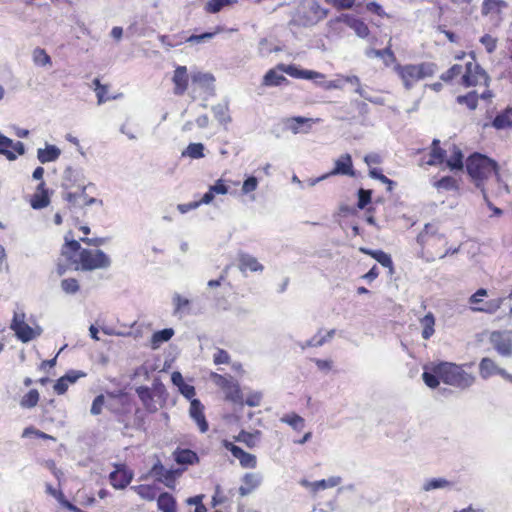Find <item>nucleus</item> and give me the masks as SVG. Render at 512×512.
I'll return each mask as SVG.
<instances>
[{"instance_id": "obj_1", "label": "nucleus", "mask_w": 512, "mask_h": 512, "mask_svg": "<svg viewBox=\"0 0 512 512\" xmlns=\"http://www.w3.org/2000/svg\"><path fill=\"white\" fill-rule=\"evenodd\" d=\"M466 170L469 176L475 181L478 188H483L482 183L498 170L497 163L480 153L470 155L466 161Z\"/></svg>"}, {"instance_id": "obj_2", "label": "nucleus", "mask_w": 512, "mask_h": 512, "mask_svg": "<svg viewBox=\"0 0 512 512\" xmlns=\"http://www.w3.org/2000/svg\"><path fill=\"white\" fill-rule=\"evenodd\" d=\"M435 373L445 384L460 389L469 388L475 381L473 375L464 371L461 366L450 362H441L435 365Z\"/></svg>"}, {"instance_id": "obj_3", "label": "nucleus", "mask_w": 512, "mask_h": 512, "mask_svg": "<svg viewBox=\"0 0 512 512\" xmlns=\"http://www.w3.org/2000/svg\"><path fill=\"white\" fill-rule=\"evenodd\" d=\"M396 71L402 79L405 88L409 90L419 80L432 76L436 71V65L428 62L417 65H398L396 67Z\"/></svg>"}, {"instance_id": "obj_4", "label": "nucleus", "mask_w": 512, "mask_h": 512, "mask_svg": "<svg viewBox=\"0 0 512 512\" xmlns=\"http://www.w3.org/2000/svg\"><path fill=\"white\" fill-rule=\"evenodd\" d=\"M328 14V10L322 8L316 1L308 0L299 10L297 16L290 21V25H301L310 27L323 20Z\"/></svg>"}, {"instance_id": "obj_5", "label": "nucleus", "mask_w": 512, "mask_h": 512, "mask_svg": "<svg viewBox=\"0 0 512 512\" xmlns=\"http://www.w3.org/2000/svg\"><path fill=\"white\" fill-rule=\"evenodd\" d=\"M79 261L83 271L95 269H107L111 265L110 257L104 251L82 249L79 254Z\"/></svg>"}, {"instance_id": "obj_6", "label": "nucleus", "mask_w": 512, "mask_h": 512, "mask_svg": "<svg viewBox=\"0 0 512 512\" xmlns=\"http://www.w3.org/2000/svg\"><path fill=\"white\" fill-rule=\"evenodd\" d=\"M493 348L503 357H512V332L494 331L490 335Z\"/></svg>"}, {"instance_id": "obj_7", "label": "nucleus", "mask_w": 512, "mask_h": 512, "mask_svg": "<svg viewBox=\"0 0 512 512\" xmlns=\"http://www.w3.org/2000/svg\"><path fill=\"white\" fill-rule=\"evenodd\" d=\"M465 68V74L462 76V84L464 86L471 87L481 84L482 82L487 83L489 77L480 65L468 62Z\"/></svg>"}, {"instance_id": "obj_8", "label": "nucleus", "mask_w": 512, "mask_h": 512, "mask_svg": "<svg viewBox=\"0 0 512 512\" xmlns=\"http://www.w3.org/2000/svg\"><path fill=\"white\" fill-rule=\"evenodd\" d=\"M181 473L182 471L179 469H166L160 461L155 463L150 470V474L168 488L174 487L175 480Z\"/></svg>"}, {"instance_id": "obj_9", "label": "nucleus", "mask_w": 512, "mask_h": 512, "mask_svg": "<svg viewBox=\"0 0 512 512\" xmlns=\"http://www.w3.org/2000/svg\"><path fill=\"white\" fill-rule=\"evenodd\" d=\"M63 199L69 203L70 207L74 208H82L93 204L103 205V201L101 199L88 197L86 194V186H83L79 192L64 193Z\"/></svg>"}, {"instance_id": "obj_10", "label": "nucleus", "mask_w": 512, "mask_h": 512, "mask_svg": "<svg viewBox=\"0 0 512 512\" xmlns=\"http://www.w3.org/2000/svg\"><path fill=\"white\" fill-rule=\"evenodd\" d=\"M223 446L232 453V455L237 458L240 462V465L243 468H255L257 465V458L255 455L245 452L239 446H236L232 442L227 440L223 441Z\"/></svg>"}, {"instance_id": "obj_11", "label": "nucleus", "mask_w": 512, "mask_h": 512, "mask_svg": "<svg viewBox=\"0 0 512 512\" xmlns=\"http://www.w3.org/2000/svg\"><path fill=\"white\" fill-rule=\"evenodd\" d=\"M319 119L306 118L302 116L288 118L285 121V126L293 134L308 133L311 130L312 123L318 122Z\"/></svg>"}, {"instance_id": "obj_12", "label": "nucleus", "mask_w": 512, "mask_h": 512, "mask_svg": "<svg viewBox=\"0 0 512 512\" xmlns=\"http://www.w3.org/2000/svg\"><path fill=\"white\" fill-rule=\"evenodd\" d=\"M277 69L280 71L288 74L291 77L297 78V79H308L313 80L316 78H322L323 75L321 73L312 71V70H305L301 69L296 65H286V64H279L277 66Z\"/></svg>"}, {"instance_id": "obj_13", "label": "nucleus", "mask_w": 512, "mask_h": 512, "mask_svg": "<svg viewBox=\"0 0 512 512\" xmlns=\"http://www.w3.org/2000/svg\"><path fill=\"white\" fill-rule=\"evenodd\" d=\"M336 21L345 23L347 26L353 29L357 36L360 38H366L369 35L368 26L362 20L352 15L342 14L336 19Z\"/></svg>"}, {"instance_id": "obj_14", "label": "nucleus", "mask_w": 512, "mask_h": 512, "mask_svg": "<svg viewBox=\"0 0 512 512\" xmlns=\"http://www.w3.org/2000/svg\"><path fill=\"white\" fill-rule=\"evenodd\" d=\"M328 174H330V176H332V175L354 176V170H353V164H352L351 155L348 154V153H345V154L341 155L335 161L334 169L332 171H330Z\"/></svg>"}, {"instance_id": "obj_15", "label": "nucleus", "mask_w": 512, "mask_h": 512, "mask_svg": "<svg viewBox=\"0 0 512 512\" xmlns=\"http://www.w3.org/2000/svg\"><path fill=\"white\" fill-rule=\"evenodd\" d=\"M109 478L114 488L124 489L130 484L133 474L125 468L117 467L115 471L110 473Z\"/></svg>"}, {"instance_id": "obj_16", "label": "nucleus", "mask_w": 512, "mask_h": 512, "mask_svg": "<svg viewBox=\"0 0 512 512\" xmlns=\"http://www.w3.org/2000/svg\"><path fill=\"white\" fill-rule=\"evenodd\" d=\"M203 408V405L198 399L191 400L189 413L191 418L197 423L202 433L208 430V423L205 419Z\"/></svg>"}, {"instance_id": "obj_17", "label": "nucleus", "mask_w": 512, "mask_h": 512, "mask_svg": "<svg viewBox=\"0 0 512 512\" xmlns=\"http://www.w3.org/2000/svg\"><path fill=\"white\" fill-rule=\"evenodd\" d=\"M443 235L438 233V226L435 223H427L417 236V242L424 246L429 244L431 241L442 240Z\"/></svg>"}, {"instance_id": "obj_18", "label": "nucleus", "mask_w": 512, "mask_h": 512, "mask_svg": "<svg viewBox=\"0 0 512 512\" xmlns=\"http://www.w3.org/2000/svg\"><path fill=\"white\" fill-rule=\"evenodd\" d=\"M136 393L141 400L143 406L149 413H154L158 410L154 402V395L151 389L147 386H139L136 388Z\"/></svg>"}, {"instance_id": "obj_19", "label": "nucleus", "mask_w": 512, "mask_h": 512, "mask_svg": "<svg viewBox=\"0 0 512 512\" xmlns=\"http://www.w3.org/2000/svg\"><path fill=\"white\" fill-rule=\"evenodd\" d=\"M239 260V269L241 271L250 270L252 272H262L264 267L258 260L248 254V253H240L238 256Z\"/></svg>"}, {"instance_id": "obj_20", "label": "nucleus", "mask_w": 512, "mask_h": 512, "mask_svg": "<svg viewBox=\"0 0 512 512\" xmlns=\"http://www.w3.org/2000/svg\"><path fill=\"white\" fill-rule=\"evenodd\" d=\"M173 82L175 84L174 93L176 95H182L188 85L187 69L185 66H178L176 68L174 71Z\"/></svg>"}, {"instance_id": "obj_21", "label": "nucleus", "mask_w": 512, "mask_h": 512, "mask_svg": "<svg viewBox=\"0 0 512 512\" xmlns=\"http://www.w3.org/2000/svg\"><path fill=\"white\" fill-rule=\"evenodd\" d=\"M15 326L17 327L13 330L15 332V335L19 340H21L24 343H27L34 339L35 337L39 336L42 331L40 328L34 330L27 323L15 324Z\"/></svg>"}, {"instance_id": "obj_22", "label": "nucleus", "mask_w": 512, "mask_h": 512, "mask_svg": "<svg viewBox=\"0 0 512 512\" xmlns=\"http://www.w3.org/2000/svg\"><path fill=\"white\" fill-rule=\"evenodd\" d=\"M503 368L497 366V364L490 358L485 357L479 363V373L483 379H488L493 375H500V371H503Z\"/></svg>"}, {"instance_id": "obj_23", "label": "nucleus", "mask_w": 512, "mask_h": 512, "mask_svg": "<svg viewBox=\"0 0 512 512\" xmlns=\"http://www.w3.org/2000/svg\"><path fill=\"white\" fill-rule=\"evenodd\" d=\"M61 154V151L55 145H46L44 149L39 148L37 150V158L42 163H48L56 161Z\"/></svg>"}, {"instance_id": "obj_24", "label": "nucleus", "mask_w": 512, "mask_h": 512, "mask_svg": "<svg viewBox=\"0 0 512 512\" xmlns=\"http://www.w3.org/2000/svg\"><path fill=\"white\" fill-rule=\"evenodd\" d=\"M225 392L226 399L234 403H242L243 396L239 384L233 378L222 388Z\"/></svg>"}, {"instance_id": "obj_25", "label": "nucleus", "mask_w": 512, "mask_h": 512, "mask_svg": "<svg viewBox=\"0 0 512 512\" xmlns=\"http://www.w3.org/2000/svg\"><path fill=\"white\" fill-rule=\"evenodd\" d=\"M360 251L373 257L383 267L389 268L391 272L393 271V261L389 254L385 253L382 250H370L366 248H361Z\"/></svg>"}, {"instance_id": "obj_26", "label": "nucleus", "mask_w": 512, "mask_h": 512, "mask_svg": "<svg viewBox=\"0 0 512 512\" xmlns=\"http://www.w3.org/2000/svg\"><path fill=\"white\" fill-rule=\"evenodd\" d=\"M157 507L162 512H177L176 500L168 492L161 493L157 498Z\"/></svg>"}, {"instance_id": "obj_27", "label": "nucleus", "mask_w": 512, "mask_h": 512, "mask_svg": "<svg viewBox=\"0 0 512 512\" xmlns=\"http://www.w3.org/2000/svg\"><path fill=\"white\" fill-rule=\"evenodd\" d=\"M512 114V108H507L503 112L499 113L493 120L492 126L497 130H502L506 128L512 127V119L510 115Z\"/></svg>"}, {"instance_id": "obj_28", "label": "nucleus", "mask_w": 512, "mask_h": 512, "mask_svg": "<svg viewBox=\"0 0 512 512\" xmlns=\"http://www.w3.org/2000/svg\"><path fill=\"white\" fill-rule=\"evenodd\" d=\"M174 335V330L172 328H165L153 333L151 337V347L153 349H157L164 342L169 341Z\"/></svg>"}, {"instance_id": "obj_29", "label": "nucleus", "mask_w": 512, "mask_h": 512, "mask_svg": "<svg viewBox=\"0 0 512 512\" xmlns=\"http://www.w3.org/2000/svg\"><path fill=\"white\" fill-rule=\"evenodd\" d=\"M174 456L175 461L180 465H191L198 461L197 454L190 449L177 450Z\"/></svg>"}, {"instance_id": "obj_30", "label": "nucleus", "mask_w": 512, "mask_h": 512, "mask_svg": "<svg viewBox=\"0 0 512 512\" xmlns=\"http://www.w3.org/2000/svg\"><path fill=\"white\" fill-rule=\"evenodd\" d=\"M453 487V483L445 478H432L427 480L422 489L424 491H431L435 489H450Z\"/></svg>"}, {"instance_id": "obj_31", "label": "nucleus", "mask_w": 512, "mask_h": 512, "mask_svg": "<svg viewBox=\"0 0 512 512\" xmlns=\"http://www.w3.org/2000/svg\"><path fill=\"white\" fill-rule=\"evenodd\" d=\"M13 140L0 133V155L5 156L9 161L17 159V155L11 150Z\"/></svg>"}, {"instance_id": "obj_32", "label": "nucleus", "mask_w": 512, "mask_h": 512, "mask_svg": "<svg viewBox=\"0 0 512 512\" xmlns=\"http://www.w3.org/2000/svg\"><path fill=\"white\" fill-rule=\"evenodd\" d=\"M204 145L202 143H190L187 148L182 152V157H189L192 159H201L204 155Z\"/></svg>"}, {"instance_id": "obj_33", "label": "nucleus", "mask_w": 512, "mask_h": 512, "mask_svg": "<svg viewBox=\"0 0 512 512\" xmlns=\"http://www.w3.org/2000/svg\"><path fill=\"white\" fill-rule=\"evenodd\" d=\"M446 165L451 170H462L463 169V167H464L463 153L461 152V150L458 147L453 146V153H452L451 157L448 160H446Z\"/></svg>"}, {"instance_id": "obj_34", "label": "nucleus", "mask_w": 512, "mask_h": 512, "mask_svg": "<svg viewBox=\"0 0 512 512\" xmlns=\"http://www.w3.org/2000/svg\"><path fill=\"white\" fill-rule=\"evenodd\" d=\"M342 482V478L340 476H331L328 479H322L313 482V493L318 492L319 490L336 487Z\"/></svg>"}, {"instance_id": "obj_35", "label": "nucleus", "mask_w": 512, "mask_h": 512, "mask_svg": "<svg viewBox=\"0 0 512 512\" xmlns=\"http://www.w3.org/2000/svg\"><path fill=\"white\" fill-rule=\"evenodd\" d=\"M503 301V298L492 299L486 302L483 306L471 307V310L473 312L493 314L501 307Z\"/></svg>"}, {"instance_id": "obj_36", "label": "nucleus", "mask_w": 512, "mask_h": 512, "mask_svg": "<svg viewBox=\"0 0 512 512\" xmlns=\"http://www.w3.org/2000/svg\"><path fill=\"white\" fill-rule=\"evenodd\" d=\"M420 322L423 327L422 337L427 340L434 334L435 318L432 313H428L420 320Z\"/></svg>"}, {"instance_id": "obj_37", "label": "nucleus", "mask_w": 512, "mask_h": 512, "mask_svg": "<svg viewBox=\"0 0 512 512\" xmlns=\"http://www.w3.org/2000/svg\"><path fill=\"white\" fill-rule=\"evenodd\" d=\"M212 112L214 114V117L222 125H227L232 120L228 114V106L226 104H217V105L213 106Z\"/></svg>"}, {"instance_id": "obj_38", "label": "nucleus", "mask_w": 512, "mask_h": 512, "mask_svg": "<svg viewBox=\"0 0 512 512\" xmlns=\"http://www.w3.org/2000/svg\"><path fill=\"white\" fill-rule=\"evenodd\" d=\"M281 422L288 424L296 431H301L305 427V420L296 413L284 415Z\"/></svg>"}, {"instance_id": "obj_39", "label": "nucleus", "mask_w": 512, "mask_h": 512, "mask_svg": "<svg viewBox=\"0 0 512 512\" xmlns=\"http://www.w3.org/2000/svg\"><path fill=\"white\" fill-rule=\"evenodd\" d=\"M80 243L74 239L69 240L68 237H65V245L62 249V257H65L67 261H70L73 258V254L80 250Z\"/></svg>"}, {"instance_id": "obj_40", "label": "nucleus", "mask_w": 512, "mask_h": 512, "mask_svg": "<svg viewBox=\"0 0 512 512\" xmlns=\"http://www.w3.org/2000/svg\"><path fill=\"white\" fill-rule=\"evenodd\" d=\"M33 62L37 66H50L52 64L51 57L42 48H35L32 53Z\"/></svg>"}, {"instance_id": "obj_41", "label": "nucleus", "mask_w": 512, "mask_h": 512, "mask_svg": "<svg viewBox=\"0 0 512 512\" xmlns=\"http://www.w3.org/2000/svg\"><path fill=\"white\" fill-rule=\"evenodd\" d=\"M260 434H261V432L258 430L255 431L254 433L241 431L238 434V436L235 437V440L246 444L249 448H253L256 445V442H257Z\"/></svg>"}, {"instance_id": "obj_42", "label": "nucleus", "mask_w": 512, "mask_h": 512, "mask_svg": "<svg viewBox=\"0 0 512 512\" xmlns=\"http://www.w3.org/2000/svg\"><path fill=\"white\" fill-rule=\"evenodd\" d=\"M142 499L152 501L156 499V489L149 485H138L131 487Z\"/></svg>"}, {"instance_id": "obj_43", "label": "nucleus", "mask_w": 512, "mask_h": 512, "mask_svg": "<svg viewBox=\"0 0 512 512\" xmlns=\"http://www.w3.org/2000/svg\"><path fill=\"white\" fill-rule=\"evenodd\" d=\"M162 45L166 47L167 50L170 48L176 47L184 43V37L181 34L174 35H160L159 37Z\"/></svg>"}, {"instance_id": "obj_44", "label": "nucleus", "mask_w": 512, "mask_h": 512, "mask_svg": "<svg viewBox=\"0 0 512 512\" xmlns=\"http://www.w3.org/2000/svg\"><path fill=\"white\" fill-rule=\"evenodd\" d=\"M285 81L286 78L274 69L269 70L263 78V84L266 86H279Z\"/></svg>"}, {"instance_id": "obj_45", "label": "nucleus", "mask_w": 512, "mask_h": 512, "mask_svg": "<svg viewBox=\"0 0 512 512\" xmlns=\"http://www.w3.org/2000/svg\"><path fill=\"white\" fill-rule=\"evenodd\" d=\"M456 101L458 104H465L470 110H475L478 105V95L475 91H471L466 95H459Z\"/></svg>"}, {"instance_id": "obj_46", "label": "nucleus", "mask_w": 512, "mask_h": 512, "mask_svg": "<svg viewBox=\"0 0 512 512\" xmlns=\"http://www.w3.org/2000/svg\"><path fill=\"white\" fill-rule=\"evenodd\" d=\"M422 379L428 387L432 389L438 387L441 378L437 373H435V365H433L430 371L425 369L422 374Z\"/></svg>"}, {"instance_id": "obj_47", "label": "nucleus", "mask_w": 512, "mask_h": 512, "mask_svg": "<svg viewBox=\"0 0 512 512\" xmlns=\"http://www.w3.org/2000/svg\"><path fill=\"white\" fill-rule=\"evenodd\" d=\"M503 7H506V3L502 0H484L482 13L487 15L490 12H499Z\"/></svg>"}, {"instance_id": "obj_48", "label": "nucleus", "mask_w": 512, "mask_h": 512, "mask_svg": "<svg viewBox=\"0 0 512 512\" xmlns=\"http://www.w3.org/2000/svg\"><path fill=\"white\" fill-rule=\"evenodd\" d=\"M39 401V393L36 389L30 390L26 395H24L20 401V405L23 408H33L37 405Z\"/></svg>"}, {"instance_id": "obj_49", "label": "nucleus", "mask_w": 512, "mask_h": 512, "mask_svg": "<svg viewBox=\"0 0 512 512\" xmlns=\"http://www.w3.org/2000/svg\"><path fill=\"white\" fill-rule=\"evenodd\" d=\"M445 157L446 151L441 147H436V149H431L430 159L427 161V164L430 166L441 164L445 161Z\"/></svg>"}, {"instance_id": "obj_50", "label": "nucleus", "mask_w": 512, "mask_h": 512, "mask_svg": "<svg viewBox=\"0 0 512 512\" xmlns=\"http://www.w3.org/2000/svg\"><path fill=\"white\" fill-rule=\"evenodd\" d=\"M244 485L252 491L256 489L262 482V476L258 473H246L242 479Z\"/></svg>"}, {"instance_id": "obj_51", "label": "nucleus", "mask_w": 512, "mask_h": 512, "mask_svg": "<svg viewBox=\"0 0 512 512\" xmlns=\"http://www.w3.org/2000/svg\"><path fill=\"white\" fill-rule=\"evenodd\" d=\"M154 397L162 400L163 402L166 400V388L164 384L161 382L160 378H155L152 383V387L150 388Z\"/></svg>"}, {"instance_id": "obj_52", "label": "nucleus", "mask_w": 512, "mask_h": 512, "mask_svg": "<svg viewBox=\"0 0 512 512\" xmlns=\"http://www.w3.org/2000/svg\"><path fill=\"white\" fill-rule=\"evenodd\" d=\"M434 186L437 189H444V190H454L457 188V182L456 180L451 176H445L442 177L440 180L436 181Z\"/></svg>"}, {"instance_id": "obj_53", "label": "nucleus", "mask_w": 512, "mask_h": 512, "mask_svg": "<svg viewBox=\"0 0 512 512\" xmlns=\"http://www.w3.org/2000/svg\"><path fill=\"white\" fill-rule=\"evenodd\" d=\"M48 204H49L48 192H43L42 194L36 193L31 200V206L34 209L44 208V207L48 206Z\"/></svg>"}, {"instance_id": "obj_54", "label": "nucleus", "mask_w": 512, "mask_h": 512, "mask_svg": "<svg viewBox=\"0 0 512 512\" xmlns=\"http://www.w3.org/2000/svg\"><path fill=\"white\" fill-rule=\"evenodd\" d=\"M366 56L369 57V58H373V57H376V58H384V57H389L390 60H394V54L392 52V50L387 47L385 49H381V50H378V49H367L366 52H365Z\"/></svg>"}, {"instance_id": "obj_55", "label": "nucleus", "mask_w": 512, "mask_h": 512, "mask_svg": "<svg viewBox=\"0 0 512 512\" xmlns=\"http://www.w3.org/2000/svg\"><path fill=\"white\" fill-rule=\"evenodd\" d=\"M61 288L67 294H75L79 291V284L76 279L67 278L61 281Z\"/></svg>"}, {"instance_id": "obj_56", "label": "nucleus", "mask_w": 512, "mask_h": 512, "mask_svg": "<svg viewBox=\"0 0 512 512\" xmlns=\"http://www.w3.org/2000/svg\"><path fill=\"white\" fill-rule=\"evenodd\" d=\"M372 191L366 189H359L357 206L364 209L371 202Z\"/></svg>"}, {"instance_id": "obj_57", "label": "nucleus", "mask_w": 512, "mask_h": 512, "mask_svg": "<svg viewBox=\"0 0 512 512\" xmlns=\"http://www.w3.org/2000/svg\"><path fill=\"white\" fill-rule=\"evenodd\" d=\"M462 69L463 68L461 65L455 64L450 69H448L446 72H444L440 76V78H441V80H443L445 82H449L452 79H454L455 77H457L458 75H460L462 73Z\"/></svg>"}, {"instance_id": "obj_58", "label": "nucleus", "mask_w": 512, "mask_h": 512, "mask_svg": "<svg viewBox=\"0 0 512 512\" xmlns=\"http://www.w3.org/2000/svg\"><path fill=\"white\" fill-rule=\"evenodd\" d=\"M172 301H173V304L175 306V308H174V314L175 315L179 314L184 307H186V306H188L190 304V301L188 299L183 298L178 293H175L173 295Z\"/></svg>"}, {"instance_id": "obj_59", "label": "nucleus", "mask_w": 512, "mask_h": 512, "mask_svg": "<svg viewBox=\"0 0 512 512\" xmlns=\"http://www.w3.org/2000/svg\"><path fill=\"white\" fill-rule=\"evenodd\" d=\"M258 180L255 176H249L242 185V192L248 194L257 189Z\"/></svg>"}, {"instance_id": "obj_60", "label": "nucleus", "mask_w": 512, "mask_h": 512, "mask_svg": "<svg viewBox=\"0 0 512 512\" xmlns=\"http://www.w3.org/2000/svg\"><path fill=\"white\" fill-rule=\"evenodd\" d=\"M105 404V397L104 395H98L93 400L90 412L92 415H99L102 412L103 406Z\"/></svg>"}, {"instance_id": "obj_61", "label": "nucleus", "mask_w": 512, "mask_h": 512, "mask_svg": "<svg viewBox=\"0 0 512 512\" xmlns=\"http://www.w3.org/2000/svg\"><path fill=\"white\" fill-rule=\"evenodd\" d=\"M213 361L215 364H228L230 361V356L227 351L223 349H217L213 356Z\"/></svg>"}, {"instance_id": "obj_62", "label": "nucleus", "mask_w": 512, "mask_h": 512, "mask_svg": "<svg viewBox=\"0 0 512 512\" xmlns=\"http://www.w3.org/2000/svg\"><path fill=\"white\" fill-rule=\"evenodd\" d=\"M480 42L485 46L488 53H492L496 49V39L489 34L483 35Z\"/></svg>"}, {"instance_id": "obj_63", "label": "nucleus", "mask_w": 512, "mask_h": 512, "mask_svg": "<svg viewBox=\"0 0 512 512\" xmlns=\"http://www.w3.org/2000/svg\"><path fill=\"white\" fill-rule=\"evenodd\" d=\"M327 342V337H321L319 339H317L316 336H314L313 338L307 340L306 342L300 344V347L304 350L308 347H320L322 345H324L325 343Z\"/></svg>"}, {"instance_id": "obj_64", "label": "nucleus", "mask_w": 512, "mask_h": 512, "mask_svg": "<svg viewBox=\"0 0 512 512\" xmlns=\"http://www.w3.org/2000/svg\"><path fill=\"white\" fill-rule=\"evenodd\" d=\"M85 375L86 374L82 371L70 370L62 377L69 384H74L79 378L84 377Z\"/></svg>"}]
</instances>
